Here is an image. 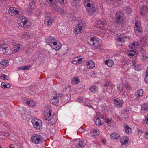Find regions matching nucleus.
I'll list each match as a JSON object with an SVG mask.
<instances>
[{"mask_svg": "<svg viewBox=\"0 0 148 148\" xmlns=\"http://www.w3.org/2000/svg\"><path fill=\"white\" fill-rule=\"evenodd\" d=\"M46 42L53 49L58 50L61 48L62 45L54 38H47Z\"/></svg>", "mask_w": 148, "mask_h": 148, "instance_id": "1", "label": "nucleus"}, {"mask_svg": "<svg viewBox=\"0 0 148 148\" xmlns=\"http://www.w3.org/2000/svg\"><path fill=\"white\" fill-rule=\"evenodd\" d=\"M86 25V24L84 21L82 20L79 21L76 27H75L74 30V33L75 34H77L81 33L84 29Z\"/></svg>", "mask_w": 148, "mask_h": 148, "instance_id": "2", "label": "nucleus"}, {"mask_svg": "<svg viewBox=\"0 0 148 148\" xmlns=\"http://www.w3.org/2000/svg\"><path fill=\"white\" fill-rule=\"evenodd\" d=\"M118 89L120 91V94L124 98H125L127 95V90H129V86L127 84H124L121 88L120 86H117Z\"/></svg>", "mask_w": 148, "mask_h": 148, "instance_id": "3", "label": "nucleus"}, {"mask_svg": "<svg viewBox=\"0 0 148 148\" xmlns=\"http://www.w3.org/2000/svg\"><path fill=\"white\" fill-rule=\"evenodd\" d=\"M31 140L33 143L36 144H39L42 143L43 141V139L40 135L34 134L31 138Z\"/></svg>", "mask_w": 148, "mask_h": 148, "instance_id": "4", "label": "nucleus"}, {"mask_svg": "<svg viewBox=\"0 0 148 148\" xmlns=\"http://www.w3.org/2000/svg\"><path fill=\"white\" fill-rule=\"evenodd\" d=\"M141 28V26L140 25V21H137L135 24L134 30L135 33L137 36H140L142 33Z\"/></svg>", "mask_w": 148, "mask_h": 148, "instance_id": "5", "label": "nucleus"}, {"mask_svg": "<svg viewBox=\"0 0 148 148\" xmlns=\"http://www.w3.org/2000/svg\"><path fill=\"white\" fill-rule=\"evenodd\" d=\"M62 97V95L58 94H57L56 96H52L51 97L50 102L52 104L57 105L58 103L59 100L60 99H61V98Z\"/></svg>", "mask_w": 148, "mask_h": 148, "instance_id": "6", "label": "nucleus"}, {"mask_svg": "<svg viewBox=\"0 0 148 148\" xmlns=\"http://www.w3.org/2000/svg\"><path fill=\"white\" fill-rule=\"evenodd\" d=\"M96 27L103 31L105 29L106 26V21L103 19H101L97 22Z\"/></svg>", "mask_w": 148, "mask_h": 148, "instance_id": "7", "label": "nucleus"}, {"mask_svg": "<svg viewBox=\"0 0 148 148\" xmlns=\"http://www.w3.org/2000/svg\"><path fill=\"white\" fill-rule=\"evenodd\" d=\"M8 12L10 15L15 16L20 15L21 11L20 10H17L15 8L11 7L8 10Z\"/></svg>", "mask_w": 148, "mask_h": 148, "instance_id": "8", "label": "nucleus"}, {"mask_svg": "<svg viewBox=\"0 0 148 148\" xmlns=\"http://www.w3.org/2000/svg\"><path fill=\"white\" fill-rule=\"evenodd\" d=\"M37 121H39L40 122V120H38L37 119L34 118L32 120V122L33 124L34 127L38 130H40L42 128V124L39 123Z\"/></svg>", "mask_w": 148, "mask_h": 148, "instance_id": "9", "label": "nucleus"}, {"mask_svg": "<svg viewBox=\"0 0 148 148\" xmlns=\"http://www.w3.org/2000/svg\"><path fill=\"white\" fill-rule=\"evenodd\" d=\"M73 143L77 148H83L85 145L84 141L79 139L75 140Z\"/></svg>", "mask_w": 148, "mask_h": 148, "instance_id": "10", "label": "nucleus"}, {"mask_svg": "<svg viewBox=\"0 0 148 148\" xmlns=\"http://www.w3.org/2000/svg\"><path fill=\"white\" fill-rule=\"evenodd\" d=\"M87 11L88 14L90 16H92L96 12L95 8L94 5L91 6V7H86Z\"/></svg>", "mask_w": 148, "mask_h": 148, "instance_id": "11", "label": "nucleus"}, {"mask_svg": "<svg viewBox=\"0 0 148 148\" xmlns=\"http://www.w3.org/2000/svg\"><path fill=\"white\" fill-rule=\"evenodd\" d=\"M114 104L116 107L120 108L123 104V100L121 99H117L114 100Z\"/></svg>", "mask_w": 148, "mask_h": 148, "instance_id": "12", "label": "nucleus"}, {"mask_svg": "<svg viewBox=\"0 0 148 148\" xmlns=\"http://www.w3.org/2000/svg\"><path fill=\"white\" fill-rule=\"evenodd\" d=\"M44 115L45 119L48 121L51 119V112L50 110L49 109L46 110L44 112Z\"/></svg>", "mask_w": 148, "mask_h": 148, "instance_id": "13", "label": "nucleus"}, {"mask_svg": "<svg viewBox=\"0 0 148 148\" xmlns=\"http://www.w3.org/2000/svg\"><path fill=\"white\" fill-rule=\"evenodd\" d=\"M22 21H18V24L20 26L25 28L28 26L27 24L28 22L26 20L22 19Z\"/></svg>", "mask_w": 148, "mask_h": 148, "instance_id": "14", "label": "nucleus"}, {"mask_svg": "<svg viewBox=\"0 0 148 148\" xmlns=\"http://www.w3.org/2000/svg\"><path fill=\"white\" fill-rule=\"evenodd\" d=\"M53 22L52 19L49 16H46L45 19V24L47 26L50 25Z\"/></svg>", "mask_w": 148, "mask_h": 148, "instance_id": "15", "label": "nucleus"}, {"mask_svg": "<svg viewBox=\"0 0 148 148\" xmlns=\"http://www.w3.org/2000/svg\"><path fill=\"white\" fill-rule=\"evenodd\" d=\"M148 11V8L145 5L142 6L140 8V14L142 16L143 14H145Z\"/></svg>", "mask_w": 148, "mask_h": 148, "instance_id": "16", "label": "nucleus"}, {"mask_svg": "<svg viewBox=\"0 0 148 148\" xmlns=\"http://www.w3.org/2000/svg\"><path fill=\"white\" fill-rule=\"evenodd\" d=\"M90 40L95 47L100 44L99 39L98 38H91Z\"/></svg>", "mask_w": 148, "mask_h": 148, "instance_id": "17", "label": "nucleus"}, {"mask_svg": "<svg viewBox=\"0 0 148 148\" xmlns=\"http://www.w3.org/2000/svg\"><path fill=\"white\" fill-rule=\"evenodd\" d=\"M94 2L92 0H84V4L87 7H90L91 6L94 5Z\"/></svg>", "mask_w": 148, "mask_h": 148, "instance_id": "18", "label": "nucleus"}, {"mask_svg": "<svg viewBox=\"0 0 148 148\" xmlns=\"http://www.w3.org/2000/svg\"><path fill=\"white\" fill-rule=\"evenodd\" d=\"M61 102H64V103H68L70 100V96L69 95H67L64 97H63L62 95V97L61 98Z\"/></svg>", "mask_w": 148, "mask_h": 148, "instance_id": "19", "label": "nucleus"}, {"mask_svg": "<svg viewBox=\"0 0 148 148\" xmlns=\"http://www.w3.org/2000/svg\"><path fill=\"white\" fill-rule=\"evenodd\" d=\"M129 139L128 137L126 136H123L121 138L120 142L121 145H124L126 143H128Z\"/></svg>", "mask_w": 148, "mask_h": 148, "instance_id": "20", "label": "nucleus"}, {"mask_svg": "<svg viewBox=\"0 0 148 148\" xmlns=\"http://www.w3.org/2000/svg\"><path fill=\"white\" fill-rule=\"evenodd\" d=\"M123 126L124 130L126 133L130 134L132 132V129L127 124H124Z\"/></svg>", "mask_w": 148, "mask_h": 148, "instance_id": "21", "label": "nucleus"}, {"mask_svg": "<svg viewBox=\"0 0 148 148\" xmlns=\"http://www.w3.org/2000/svg\"><path fill=\"white\" fill-rule=\"evenodd\" d=\"M86 65L88 68L91 69L95 67V64L92 60H90L87 62Z\"/></svg>", "mask_w": 148, "mask_h": 148, "instance_id": "22", "label": "nucleus"}, {"mask_svg": "<svg viewBox=\"0 0 148 148\" xmlns=\"http://www.w3.org/2000/svg\"><path fill=\"white\" fill-rule=\"evenodd\" d=\"M27 105L31 107H34L36 106V103L32 100L28 99L26 101Z\"/></svg>", "mask_w": 148, "mask_h": 148, "instance_id": "23", "label": "nucleus"}, {"mask_svg": "<svg viewBox=\"0 0 148 148\" xmlns=\"http://www.w3.org/2000/svg\"><path fill=\"white\" fill-rule=\"evenodd\" d=\"M98 87L95 85L91 86L89 88V90L93 93H96L98 92Z\"/></svg>", "mask_w": 148, "mask_h": 148, "instance_id": "24", "label": "nucleus"}, {"mask_svg": "<svg viewBox=\"0 0 148 148\" xmlns=\"http://www.w3.org/2000/svg\"><path fill=\"white\" fill-rule=\"evenodd\" d=\"M115 18H117V19L118 20L119 19L122 18H125L124 16V14L121 12H118L116 14Z\"/></svg>", "mask_w": 148, "mask_h": 148, "instance_id": "25", "label": "nucleus"}, {"mask_svg": "<svg viewBox=\"0 0 148 148\" xmlns=\"http://www.w3.org/2000/svg\"><path fill=\"white\" fill-rule=\"evenodd\" d=\"M103 120L102 117H99L97 118L95 121V123L97 125L100 126L102 124L101 121Z\"/></svg>", "mask_w": 148, "mask_h": 148, "instance_id": "26", "label": "nucleus"}, {"mask_svg": "<svg viewBox=\"0 0 148 148\" xmlns=\"http://www.w3.org/2000/svg\"><path fill=\"white\" fill-rule=\"evenodd\" d=\"M80 82L78 77H75L73 78L72 79L71 83L73 84L76 85L78 84Z\"/></svg>", "mask_w": 148, "mask_h": 148, "instance_id": "27", "label": "nucleus"}, {"mask_svg": "<svg viewBox=\"0 0 148 148\" xmlns=\"http://www.w3.org/2000/svg\"><path fill=\"white\" fill-rule=\"evenodd\" d=\"M21 47V45L19 44H16V45H15L14 47V53H16L19 50V49L20 47Z\"/></svg>", "mask_w": 148, "mask_h": 148, "instance_id": "28", "label": "nucleus"}, {"mask_svg": "<svg viewBox=\"0 0 148 148\" xmlns=\"http://www.w3.org/2000/svg\"><path fill=\"white\" fill-rule=\"evenodd\" d=\"M125 20V18H122V19H119L118 20L117 18H115L116 22L119 25H121L124 22Z\"/></svg>", "mask_w": 148, "mask_h": 148, "instance_id": "29", "label": "nucleus"}, {"mask_svg": "<svg viewBox=\"0 0 148 148\" xmlns=\"http://www.w3.org/2000/svg\"><path fill=\"white\" fill-rule=\"evenodd\" d=\"M105 63L109 67H111L113 66L114 64V62L112 60H108L105 61Z\"/></svg>", "mask_w": 148, "mask_h": 148, "instance_id": "30", "label": "nucleus"}, {"mask_svg": "<svg viewBox=\"0 0 148 148\" xmlns=\"http://www.w3.org/2000/svg\"><path fill=\"white\" fill-rule=\"evenodd\" d=\"M103 85L106 88L109 89L112 86V84L110 82L108 81L106 82Z\"/></svg>", "mask_w": 148, "mask_h": 148, "instance_id": "31", "label": "nucleus"}, {"mask_svg": "<svg viewBox=\"0 0 148 148\" xmlns=\"http://www.w3.org/2000/svg\"><path fill=\"white\" fill-rule=\"evenodd\" d=\"M120 137L119 134L117 133H112L110 135V138L112 139H117Z\"/></svg>", "mask_w": 148, "mask_h": 148, "instance_id": "32", "label": "nucleus"}, {"mask_svg": "<svg viewBox=\"0 0 148 148\" xmlns=\"http://www.w3.org/2000/svg\"><path fill=\"white\" fill-rule=\"evenodd\" d=\"M35 8L28 7L27 10V12L28 14L31 15L34 11Z\"/></svg>", "mask_w": 148, "mask_h": 148, "instance_id": "33", "label": "nucleus"}, {"mask_svg": "<svg viewBox=\"0 0 148 148\" xmlns=\"http://www.w3.org/2000/svg\"><path fill=\"white\" fill-rule=\"evenodd\" d=\"M141 109L143 111L147 110L148 109V105L146 103L143 104L141 106Z\"/></svg>", "mask_w": 148, "mask_h": 148, "instance_id": "34", "label": "nucleus"}, {"mask_svg": "<svg viewBox=\"0 0 148 148\" xmlns=\"http://www.w3.org/2000/svg\"><path fill=\"white\" fill-rule=\"evenodd\" d=\"M132 64V66L135 70H138L139 69V65H137L136 62H135V61L133 62Z\"/></svg>", "mask_w": 148, "mask_h": 148, "instance_id": "35", "label": "nucleus"}, {"mask_svg": "<svg viewBox=\"0 0 148 148\" xmlns=\"http://www.w3.org/2000/svg\"><path fill=\"white\" fill-rule=\"evenodd\" d=\"M0 64L1 65L5 66H8V61L5 60H3L1 62Z\"/></svg>", "mask_w": 148, "mask_h": 148, "instance_id": "36", "label": "nucleus"}, {"mask_svg": "<svg viewBox=\"0 0 148 148\" xmlns=\"http://www.w3.org/2000/svg\"><path fill=\"white\" fill-rule=\"evenodd\" d=\"M49 1V2L51 3V6L53 5H56L57 3V0H48Z\"/></svg>", "mask_w": 148, "mask_h": 148, "instance_id": "37", "label": "nucleus"}, {"mask_svg": "<svg viewBox=\"0 0 148 148\" xmlns=\"http://www.w3.org/2000/svg\"><path fill=\"white\" fill-rule=\"evenodd\" d=\"M36 7L35 3L33 1L29 2V6L28 7L35 8Z\"/></svg>", "mask_w": 148, "mask_h": 148, "instance_id": "38", "label": "nucleus"}, {"mask_svg": "<svg viewBox=\"0 0 148 148\" xmlns=\"http://www.w3.org/2000/svg\"><path fill=\"white\" fill-rule=\"evenodd\" d=\"M140 40L141 42L143 44L147 43V40L146 38H142L141 39H140Z\"/></svg>", "mask_w": 148, "mask_h": 148, "instance_id": "39", "label": "nucleus"}, {"mask_svg": "<svg viewBox=\"0 0 148 148\" xmlns=\"http://www.w3.org/2000/svg\"><path fill=\"white\" fill-rule=\"evenodd\" d=\"M143 89H140L139 90H138L137 92V94L138 97H140L141 96H142L143 94Z\"/></svg>", "mask_w": 148, "mask_h": 148, "instance_id": "40", "label": "nucleus"}, {"mask_svg": "<svg viewBox=\"0 0 148 148\" xmlns=\"http://www.w3.org/2000/svg\"><path fill=\"white\" fill-rule=\"evenodd\" d=\"M113 121L112 119H107L106 121V122L108 125L110 126L111 125L112 122Z\"/></svg>", "mask_w": 148, "mask_h": 148, "instance_id": "41", "label": "nucleus"}, {"mask_svg": "<svg viewBox=\"0 0 148 148\" xmlns=\"http://www.w3.org/2000/svg\"><path fill=\"white\" fill-rule=\"evenodd\" d=\"M2 48L3 49L7 50L10 48L9 46L8 45H6L5 44H4Z\"/></svg>", "mask_w": 148, "mask_h": 148, "instance_id": "42", "label": "nucleus"}, {"mask_svg": "<svg viewBox=\"0 0 148 148\" xmlns=\"http://www.w3.org/2000/svg\"><path fill=\"white\" fill-rule=\"evenodd\" d=\"M126 10V13L128 14H130L132 12L131 8L129 7H127Z\"/></svg>", "mask_w": 148, "mask_h": 148, "instance_id": "43", "label": "nucleus"}, {"mask_svg": "<svg viewBox=\"0 0 148 148\" xmlns=\"http://www.w3.org/2000/svg\"><path fill=\"white\" fill-rule=\"evenodd\" d=\"M132 45L133 46V47L135 48V47H136V46H138L139 45H140V43L138 42H132Z\"/></svg>", "mask_w": 148, "mask_h": 148, "instance_id": "44", "label": "nucleus"}, {"mask_svg": "<svg viewBox=\"0 0 148 148\" xmlns=\"http://www.w3.org/2000/svg\"><path fill=\"white\" fill-rule=\"evenodd\" d=\"M92 132L93 133L97 134H96V135H99V131L98 129H97V130H96L95 129H93L92 130Z\"/></svg>", "mask_w": 148, "mask_h": 148, "instance_id": "45", "label": "nucleus"}, {"mask_svg": "<svg viewBox=\"0 0 148 148\" xmlns=\"http://www.w3.org/2000/svg\"><path fill=\"white\" fill-rule=\"evenodd\" d=\"M59 1L61 5H64L66 3V0H59Z\"/></svg>", "mask_w": 148, "mask_h": 148, "instance_id": "46", "label": "nucleus"}, {"mask_svg": "<svg viewBox=\"0 0 148 148\" xmlns=\"http://www.w3.org/2000/svg\"><path fill=\"white\" fill-rule=\"evenodd\" d=\"M54 9L56 10H58L59 11H60V10H61V9L60 7L59 6L57 5L54 6Z\"/></svg>", "mask_w": 148, "mask_h": 148, "instance_id": "47", "label": "nucleus"}, {"mask_svg": "<svg viewBox=\"0 0 148 148\" xmlns=\"http://www.w3.org/2000/svg\"><path fill=\"white\" fill-rule=\"evenodd\" d=\"M7 77V76L5 74L2 75L0 76V78L3 79L7 80L8 79L6 78Z\"/></svg>", "mask_w": 148, "mask_h": 148, "instance_id": "48", "label": "nucleus"}, {"mask_svg": "<svg viewBox=\"0 0 148 148\" xmlns=\"http://www.w3.org/2000/svg\"><path fill=\"white\" fill-rule=\"evenodd\" d=\"M83 98L82 97H79L77 99V101L80 103L83 102Z\"/></svg>", "mask_w": 148, "mask_h": 148, "instance_id": "49", "label": "nucleus"}, {"mask_svg": "<svg viewBox=\"0 0 148 148\" xmlns=\"http://www.w3.org/2000/svg\"><path fill=\"white\" fill-rule=\"evenodd\" d=\"M6 84H5L4 82H2L1 86L2 88H7Z\"/></svg>", "mask_w": 148, "mask_h": 148, "instance_id": "50", "label": "nucleus"}, {"mask_svg": "<svg viewBox=\"0 0 148 148\" xmlns=\"http://www.w3.org/2000/svg\"><path fill=\"white\" fill-rule=\"evenodd\" d=\"M144 81L146 83L148 84V75H146L144 78Z\"/></svg>", "mask_w": 148, "mask_h": 148, "instance_id": "51", "label": "nucleus"}, {"mask_svg": "<svg viewBox=\"0 0 148 148\" xmlns=\"http://www.w3.org/2000/svg\"><path fill=\"white\" fill-rule=\"evenodd\" d=\"M24 70H29L30 69V66H29L25 65L24 66Z\"/></svg>", "mask_w": 148, "mask_h": 148, "instance_id": "52", "label": "nucleus"}, {"mask_svg": "<svg viewBox=\"0 0 148 148\" xmlns=\"http://www.w3.org/2000/svg\"><path fill=\"white\" fill-rule=\"evenodd\" d=\"M114 117L115 118V119L116 121H119L121 119L120 116L118 115H115Z\"/></svg>", "mask_w": 148, "mask_h": 148, "instance_id": "53", "label": "nucleus"}, {"mask_svg": "<svg viewBox=\"0 0 148 148\" xmlns=\"http://www.w3.org/2000/svg\"><path fill=\"white\" fill-rule=\"evenodd\" d=\"M116 40L118 42H122V38H116Z\"/></svg>", "mask_w": 148, "mask_h": 148, "instance_id": "54", "label": "nucleus"}, {"mask_svg": "<svg viewBox=\"0 0 148 148\" xmlns=\"http://www.w3.org/2000/svg\"><path fill=\"white\" fill-rule=\"evenodd\" d=\"M132 44V42H131L130 43L129 45V47L131 49H133L134 48Z\"/></svg>", "mask_w": 148, "mask_h": 148, "instance_id": "55", "label": "nucleus"}, {"mask_svg": "<svg viewBox=\"0 0 148 148\" xmlns=\"http://www.w3.org/2000/svg\"><path fill=\"white\" fill-rule=\"evenodd\" d=\"M133 52L134 53H135L136 52V51L134 50H132V49L130 50H128L127 51V53H129L132 52Z\"/></svg>", "mask_w": 148, "mask_h": 148, "instance_id": "56", "label": "nucleus"}, {"mask_svg": "<svg viewBox=\"0 0 148 148\" xmlns=\"http://www.w3.org/2000/svg\"><path fill=\"white\" fill-rule=\"evenodd\" d=\"M72 63L73 64H79V63L77 61H75L74 60H73V61H72Z\"/></svg>", "mask_w": 148, "mask_h": 148, "instance_id": "57", "label": "nucleus"}, {"mask_svg": "<svg viewBox=\"0 0 148 148\" xmlns=\"http://www.w3.org/2000/svg\"><path fill=\"white\" fill-rule=\"evenodd\" d=\"M101 45L100 44H99L98 45H97V46H96L95 47H96L98 49H101Z\"/></svg>", "mask_w": 148, "mask_h": 148, "instance_id": "58", "label": "nucleus"}, {"mask_svg": "<svg viewBox=\"0 0 148 148\" xmlns=\"http://www.w3.org/2000/svg\"><path fill=\"white\" fill-rule=\"evenodd\" d=\"M145 138L148 140V132H147L145 133Z\"/></svg>", "mask_w": 148, "mask_h": 148, "instance_id": "59", "label": "nucleus"}, {"mask_svg": "<svg viewBox=\"0 0 148 148\" xmlns=\"http://www.w3.org/2000/svg\"><path fill=\"white\" fill-rule=\"evenodd\" d=\"M128 54V55L130 56V58H131V57H132L134 56V54L132 53H127Z\"/></svg>", "mask_w": 148, "mask_h": 148, "instance_id": "60", "label": "nucleus"}, {"mask_svg": "<svg viewBox=\"0 0 148 148\" xmlns=\"http://www.w3.org/2000/svg\"><path fill=\"white\" fill-rule=\"evenodd\" d=\"M24 66L22 67H19L18 68V69L20 70H24Z\"/></svg>", "mask_w": 148, "mask_h": 148, "instance_id": "61", "label": "nucleus"}, {"mask_svg": "<svg viewBox=\"0 0 148 148\" xmlns=\"http://www.w3.org/2000/svg\"><path fill=\"white\" fill-rule=\"evenodd\" d=\"M6 86H7V88H9L11 87V85L10 84L8 83L7 84H6Z\"/></svg>", "mask_w": 148, "mask_h": 148, "instance_id": "62", "label": "nucleus"}, {"mask_svg": "<svg viewBox=\"0 0 148 148\" xmlns=\"http://www.w3.org/2000/svg\"><path fill=\"white\" fill-rule=\"evenodd\" d=\"M14 145L12 144H10L9 148H14Z\"/></svg>", "mask_w": 148, "mask_h": 148, "instance_id": "63", "label": "nucleus"}, {"mask_svg": "<svg viewBox=\"0 0 148 148\" xmlns=\"http://www.w3.org/2000/svg\"><path fill=\"white\" fill-rule=\"evenodd\" d=\"M145 119L146 120V122H148V114H147V116H145Z\"/></svg>", "mask_w": 148, "mask_h": 148, "instance_id": "64", "label": "nucleus"}]
</instances>
